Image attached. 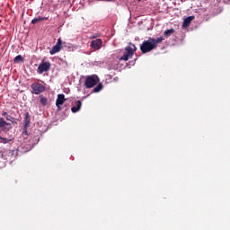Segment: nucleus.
Wrapping results in <instances>:
<instances>
[{"label": "nucleus", "instance_id": "obj_1", "mask_svg": "<svg viewBox=\"0 0 230 230\" xmlns=\"http://www.w3.org/2000/svg\"><path fill=\"white\" fill-rule=\"evenodd\" d=\"M164 40V37H160L157 39L155 38H149L147 40H144L142 44L140 45V50L143 54H146L153 49H155L160 43Z\"/></svg>", "mask_w": 230, "mask_h": 230}, {"label": "nucleus", "instance_id": "obj_2", "mask_svg": "<svg viewBox=\"0 0 230 230\" xmlns=\"http://www.w3.org/2000/svg\"><path fill=\"white\" fill-rule=\"evenodd\" d=\"M137 51V47L133 43H128V45L125 48V52L119 58V61H128L129 58H132L135 52Z\"/></svg>", "mask_w": 230, "mask_h": 230}, {"label": "nucleus", "instance_id": "obj_3", "mask_svg": "<svg viewBox=\"0 0 230 230\" xmlns=\"http://www.w3.org/2000/svg\"><path fill=\"white\" fill-rule=\"evenodd\" d=\"M99 77L95 75L86 76L84 85L85 88H92L99 83Z\"/></svg>", "mask_w": 230, "mask_h": 230}, {"label": "nucleus", "instance_id": "obj_4", "mask_svg": "<svg viewBox=\"0 0 230 230\" xmlns=\"http://www.w3.org/2000/svg\"><path fill=\"white\" fill-rule=\"evenodd\" d=\"M31 88L32 90L31 93L34 94H40L46 90V86L37 82L31 84Z\"/></svg>", "mask_w": 230, "mask_h": 230}, {"label": "nucleus", "instance_id": "obj_5", "mask_svg": "<svg viewBox=\"0 0 230 230\" xmlns=\"http://www.w3.org/2000/svg\"><path fill=\"white\" fill-rule=\"evenodd\" d=\"M50 68H51L50 62L41 61V63L39 65V66L37 68V73L41 75L44 72H48Z\"/></svg>", "mask_w": 230, "mask_h": 230}, {"label": "nucleus", "instance_id": "obj_6", "mask_svg": "<svg viewBox=\"0 0 230 230\" xmlns=\"http://www.w3.org/2000/svg\"><path fill=\"white\" fill-rule=\"evenodd\" d=\"M63 44H66V42H63L61 38L58 39L56 45H54L51 50H49V54L55 55L56 53L59 52L63 49Z\"/></svg>", "mask_w": 230, "mask_h": 230}, {"label": "nucleus", "instance_id": "obj_7", "mask_svg": "<svg viewBox=\"0 0 230 230\" xmlns=\"http://www.w3.org/2000/svg\"><path fill=\"white\" fill-rule=\"evenodd\" d=\"M0 128L4 130V132H9L13 128L12 124L10 122L5 121L4 118H0Z\"/></svg>", "mask_w": 230, "mask_h": 230}, {"label": "nucleus", "instance_id": "obj_8", "mask_svg": "<svg viewBox=\"0 0 230 230\" xmlns=\"http://www.w3.org/2000/svg\"><path fill=\"white\" fill-rule=\"evenodd\" d=\"M30 125H31V116H30V113L26 112L24 114V118H23V130H24V134H27V130H28Z\"/></svg>", "mask_w": 230, "mask_h": 230}, {"label": "nucleus", "instance_id": "obj_9", "mask_svg": "<svg viewBox=\"0 0 230 230\" xmlns=\"http://www.w3.org/2000/svg\"><path fill=\"white\" fill-rule=\"evenodd\" d=\"M102 46V39H96L95 40H92L90 43V47L95 50L101 49Z\"/></svg>", "mask_w": 230, "mask_h": 230}, {"label": "nucleus", "instance_id": "obj_10", "mask_svg": "<svg viewBox=\"0 0 230 230\" xmlns=\"http://www.w3.org/2000/svg\"><path fill=\"white\" fill-rule=\"evenodd\" d=\"M66 98H65V94H58L57 100H56V106L58 108H60L61 105L64 104V102H66Z\"/></svg>", "mask_w": 230, "mask_h": 230}, {"label": "nucleus", "instance_id": "obj_11", "mask_svg": "<svg viewBox=\"0 0 230 230\" xmlns=\"http://www.w3.org/2000/svg\"><path fill=\"white\" fill-rule=\"evenodd\" d=\"M195 19V16H189L184 19L182 27L187 28L190 25L191 22Z\"/></svg>", "mask_w": 230, "mask_h": 230}, {"label": "nucleus", "instance_id": "obj_12", "mask_svg": "<svg viewBox=\"0 0 230 230\" xmlns=\"http://www.w3.org/2000/svg\"><path fill=\"white\" fill-rule=\"evenodd\" d=\"M81 107H82V102L81 101H77L75 106H73L71 108V111L75 114V112H79V111H81Z\"/></svg>", "mask_w": 230, "mask_h": 230}, {"label": "nucleus", "instance_id": "obj_13", "mask_svg": "<svg viewBox=\"0 0 230 230\" xmlns=\"http://www.w3.org/2000/svg\"><path fill=\"white\" fill-rule=\"evenodd\" d=\"M48 19H49V17H40V16H39L38 18L32 19L31 23L36 24L37 22H40V21H46Z\"/></svg>", "mask_w": 230, "mask_h": 230}, {"label": "nucleus", "instance_id": "obj_14", "mask_svg": "<svg viewBox=\"0 0 230 230\" xmlns=\"http://www.w3.org/2000/svg\"><path fill=\"white\" fill-rule=\"evenodd\" d=\"M5 119H7V121H12V122H13V125H17V123H18V121H19L18 119H15V118H13V117L10 116V115H7V117H6Z\"/></svg>", "mask_w": 230, "mask_h": 230}, {"label": "nucleus", "instance_id": "obj_15", "mask_svg": "<svg viewBox=\"0 0 230 230\" xmlns=\"http://www.w3.org/2000/svg\"><path fill=\"white\" fill-rule=\"evenodd\" d=\"M11 141L12 139L0 136V144L2 143L3 145H7L8 143H11Z\"/></svg>", "mask_w": 230, "mask_h": 230}, {"label": "nucleus", "instance_id": "obj_16", "mask_svg": "<svg viewBox=\"0 0 230 230\" xmlns=\"http://www.w3.org/2000/svg\"><path fill=\"white\" fill-rule=\"evenodd\" d=\"M103 89V84L100 83L95 88H93V93H99Z\"/></svg>", "mask_w": 230, "mask_h": 230}, {"label": "nucleus", "instance_id": "obj_17", "mask_svg": "<svg viewBox=\"0 0 230 230\" xmlns=\"http://www.w3.org/2000/svg\"><path fill=\"white\" fill-rule=\"evenodd\" d=\"M175 32V30L174 29H170V30H167L164 32V35L165 37H169L171 36L172 34H173Z\"/></svg>", "mask_w": 230, "mask_h": 230}, {"label": "nucleus", "instance_id": "obj_18", "mask_svg": "<svg viewBox=\"0 0 230 230\" xmlns=\"http://www.w3.org/2000/svg\"><path fill=\"white\" fill-rule=\"evenodd\" d=\"M23 61H24V58L21 55H18V56H16V58H14V63H19V62H23Z\"/></svg>", "mask_w": 230, "mask_h": 230}, {"label": "nucleus", "instance_id": "obj_19", "mask_svg": "<svg viewBox=\"0 0 230 230\" xmlns=\"http://www.w3.org/2000/svg\"><path fill=\"white\" fill-rule=\"evenodd\" d=\"M40 102L41 105L45 106L48 103V100H47L46 97H40Z\"/></svg>", "mask_w": 230, "mask_h": 230}, {"label": "nucleus", "instance_id": "obj_20", "mask_svg": "<svg viewBox=\"0 0 230 230\" xmlns=\"http://www.w3.org/2000/svg\"><path fill=\"white\" fill-rule=\"evenodd\" d=\"M9 154H11V155L13 157H16L18 152L16 150H11V151H9Z\"/></svg>", "mask_w": 230, "mask_h": 230}, {"label": "nucleus", "instance_id": "obj_21", "mask_svg": "<svg viewBox=\"0 0 230 230\" xmlns=\"http://www.w3.org/2000/svg\"><path fill=\"white\" fill-rule=\"evenodd\" d=\"M2 116H4V118L6 119V117L9 116V115H8V113H7L6 111H4V112L2 113Z\"/></svg>", "mask_w": 230, "mask_h": 230}, {"label": "nucleus", "instance_id": "obj_22", "mask_svg": "<svg viewBox=\"0 0 230 230\" xmlns=\"http://www.w3.org/2000/svg\"><path fill=\"white\" fill-rule=\"evenodd\" d=\"M99 1L111 2V1H114V0H99Z\"/></svg>", "mask_w": 230, "mask_h": 230}]
</instances>
